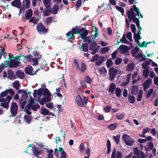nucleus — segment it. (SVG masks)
Returning a JSON list of instances; mask_svg holds the SVG:
<instances>
[{
	"label": "nucleus",
	"mask_w": 158,
	"mask_h": 158,
	"mask_svg": "<svg viewBox=\"0 0 158 158\" xmlns=\"http://www.w3.org/2000/svg\"><path fill=\"white\" fill-rule=\"evenodd\" d=\"M25 121L27 123L29 124L30 123L32 118L30 116L25 115L24 117Z\"/></svg>",
	"instance_id": "35"
},
{
	"label": "nucleus",
	"mask_w": 158,
	"mask_h": 158,
	"mask_svg": "<svg viewBox=\"0 0 158 158\" xmlns=\"http://www.w3.org/2000/svg\"><path fill=\"white\" fill-rule=\"evenodd\" d=\"M24 2L26 3V8H29L30 4V0H23V3Z\"/></svg>",
	"instance_id": "56"
},
{
	"label": "nucleus",
	"mask_w": 158,
	"mask_h": 158,
	"mask_svg": "<svg viewBox=\"0 0 158 158\" xmlns=\"http://www.w3.org/2000/svg\"><path fill=\"white\" fill-rule=\"evenodd\" d=\"M19 103H20V106L22 109H23L25 106V105L26 104V102L22 101L21 100V98H20V100L19 101Z\"/></svg>",
	"instance_id": "63"
},
{
	"label": "nucleus",
	"mask_w": 158,
	"mask_h": 158,
	"mask_svg": "<svg viewBox=\"0 0 158 158\" xmlns=\"http://www.w3.org/2000/svg\"><path fill=\"white\" fill-rule=\"evenodd\" d=\"M146 70H144L143 72V77L145 78H147L149 73V71L148 69H145Z\"/></svg>",
	"instance_id": "42"
},
{
	"label": "nucleus",
	"mask_w": 158,
	"mask_h": 158,
	"mask_svg": "<svg viewBox=\"0 0 158 158\" xmlns=\"http://www.w3.org/2000/svg\"><path fill=\"white\" fill-rule=\"evenodd\" d=\"M140 151L137 148H135L134 149V153L137 156H139Z\"/></svg>",
	"instance_id": "61"
},
{
	"label": "nucleus",
	"mask_w": 158,
	"mask_h": 158,
	"mask_svg": "<svg viewBox=\"0 0 158 158\" xmlns=\"http://www.w3.org/2000/svg\"><path fill=\"white\" fill-rule=\"evenodd\" d=\"M10 66V61L8 60H6L4 61V63H2V66L4 68H5L9 66Z\"/></svg>",
	"instance_id": "49"
},
{
	"label": "nucleus",
	"mask_w": 158,
	"mask_h": 158,
	"mask_svg": "<svg viewBox=\"0 0 158 158\" xmlns=\"http://www.w3.org/2000/svg\"><path fill=\"white\" fill-rule=\"evenodd\" d=\"M50 0H44L43 2L47 8H50Z\"/></svg>",
	"instance_id": "45"
},
{
	"label": "nucleus",
	"mask_w": 158,
	"mask_h": 158,
	"mask_svg": "<svg viewBox=\"0 0 158 158\" xmlns=\"http://www.w3.org/2000/svg\"><path fill=\"white\" fill-rule=\"evenodd\" d=\"M20 86V84L18 81H16L13 83V86L16 90H18L19 89Z\"/></svg>",
	"instance_id": "37"
},
{
	"label": "nucleus",
	"mask_w": 158,
	"mask_h": 158,
	"mask_svg": "<svg viewBox=\"0 0 158 158\" xmlns=\"http://www.w3.org/2000/svg\"><path fill=\"white\" fill-rule=\"evenodd\" d=\"M16 76L22 79L24 77L25 74L22 71L18 70L16 73Z\"/></svg>",
	"instance_id": "27"
},
{
	"label": "nucleus",
	"mask_w": 158,
	"mask_h": 158,
	"mask_svg": "<svg viewBox=\"0 0 158 158\" xmlns=\"http://www.w3.org/2000/svg\"><path fill=\"white\" fill-rule=\"evenodd\" d=\"M75 100L79 106L82 107L84 106V102L80 95H77L76 97Z\"/></svg>",
	"instance_id": "10"
},
{
	"label": "nucleus",
	"mask_w": 158,
	"mask_h": 158,
	"mask_svg": "<svg viewBox=\"0 0 158 158\" xmlns=\"http://www.w3.org/2000/svg\"><path fill=\"white\" fill-rule=\"evenodd\" d=\"M115 88L116 85L114 83H111L109 86V92L114 94Z\"/></svg>",
	"instance_id": "26"
},
{
	"label": "nucleus",
	"mask_w": 158,
	"mask_h": 158,
	"mask_svg": "<svg viewBox=\"0 0 158 158\" xmlns=\"http://www.w3.org/2000/svg\"><path fill=\"white\" fill-rule=\"evenodd\" d=\"M33 69L30 65H29L25 69V72L26 74L33 75L35 74V73H33Z\"/></svg>",
	"instance_id": "13"
},
{
	"label": "nucleus",
	"mask_w": 158,
	"mask_h": 158,
	"mask_svg": "<svg viewBox=\"0 0 158 158\" xmlns=\"http://www.w3.org/2000/svg\"><path fill=\"white\" fill-rule=\"evenodd\" d=\"M104 58L102 56H100L99 58L96 61V64L99 66L101 64L103 61Z\"/></svg>",
	"instance_id": "34"
},
{
	"label": "nucleus",
	"mask_w": 158,
	"mask_h": 158,
	"mask_svg": "<svg viewBox=\"0 0 158 158\" xmlns=\"http://www.w3.org/2000/svg\"><path fill=\"white\" fill-rule=\"evenodd\" d=\"M100 74L103 76H105L107 73L106 70L105 68L102 67L99 69Z\"/></svg>",
	"instance_id": "31"
},
{
	"label": "nucleus",
	"mask_w": 158,
	"mask_h": 158,
	"mask_svg": "<svg viewBox=\"0 0 158 158\" xmlns=\"http://www.w3.org/2000/svg\"><path fill=\"white\" fill-rule=\"evenodd\" d=\"M40 105L37 103L34 102V101L33 99H31L29 101V102L27 104L25 108V111L27 114L28 115H30L31 112L29 111V110L31 108L32 110L34 111L37 110V108H40Z\"/></svg>",
	"instance_id": "1"
},
{
	"label": "nucleus",
	"mask_w": 158,
	"mask_h": 158,
	"mask_svg": "<svg viewBox=\"0 0 158 158\" xmlns=\"http://www.w3.org/2000/svg\"><path fill=\"white\" fill-rule=\"evenodd\" d=\"M31 55H28L25 56L23 57V61L24 62H26L27 61H31Z\"/></svg>",
	"instance_id": "33"
},
{
	"label": "nucleus",
	"mask_w": 158,
	"mask_h": 158,
	"mask_svg": "<svg viewBox=\"0 0 158 158\" xmlns=\"http://www.w3.org/2000/svg\"><path fill=\"white\" fill-rule=\"evenodd\" d=\"M37 29L40 34L46 32L47 31V29L41 23H40L37 26Z\"/></svg>",
	"instance_id": "9"
},
{
	"label": "nucleus",
	"mask_w": 158,
	"mask_h": 158,
	"mask_svg": "<svg viewBox=\"0 0 158 158\" xmlns=\"http://www.w3.org/2000/svg\"><path fill=\"white\" fill-rule=\"evenodd\" d=\"M8 78L10 80H14L15 79V76L14 72L11 70L8 71Z\"/></svg>",
	"instance_id": "23"
},
{
	"label": "nucleus",
	"mask_w": 158,
	"mask_h": 158,
	"mask_svg": "<svg viewBox=\"0 0 158 158\" xmlns=\"http://www.w3.org/2000/svg\"><path fill=\"white\" fill-rule=\"evenodd\" d=\"M109 51V47L102 48L101 49V52L102 54H105L107 52Z\"/></svg>",
	"instance_id": "51"
},
{
	"label": "nucleus",
	"mask_w": 158,
	"mask_h": 158,
	"mask_svg": "<svg viewBox=\"0 0 158 158\" xmlns=\"http://www.w3.org/2000/svg\"><path fill=\"white\" fill-rule=\"evenodd\" d=\"M59 152L60 155V158H66V153L62 148H59Z\"/></svg>",
	"instance_id": "22"
},
{
	"label": "nucleus",
	"mask_w": 158,
	"mask_h": 158,
	"mask_svg": "<svg viewBox=\"0 0 158 158\" xmlns=\"http://www.w3.org/2000/svg\"><path fill=\"white\" fill-rule=\"evenodd\" d=\"M152 61L151 59H149L148 61H146L143 62L142 64V67L144 69H148L149 67L148 65H149L151 62Z\"/></svg>",
	"instance_id": "17"
},
{
	"label": "nucleus",
	"mask_w": 158,
	"mask_h": 158,
	"mask_svg": "<svg viewBox=\"0 0 158 158\" xmlns=\"http://www.w3.org/2000/svg\"><path fill=\"white\" fill-rule=\"evenodd\" d=\"M152 82V79H148L147 80H146L145 82L143 84L144 85H148V87L150 86V84Z\"/></svg>",
	"instance_id": "54"
},
{
	"label": "nucleus",
	"mask_w": 158,
	"mask_h": 158,
	"mask_svg": "<svg viewBox=\"0 0 158 158\" xmlns=\"http://www.w3.org/2000/svg\"><path fill=\"white\" fill-rule=\"evenodd\" d=\"M53 18L52 17H48L46 21V23L47 24H50L53 21Z\"/></svg>",
	"instance_id": "59"
},
{
	"label": "nucleus",
	"mask_w": 158,
	"mask_h": 158,
	"mask_svg": "<svg viewBox=\"0 0 158 158\" xmlns=\"http://www.w3.org/2000/svg\"><path fill=\"white\" fill-rule=\"evenodd\" d=\"M125 115V114L124 113H122L120 114H117L116 115V117L118 119L121 120L123 118Z\"/></svg>",
	"instance_id": "53"
},
{
	"label": "nucleus",
	"mask_w": 158,
	"mask_h": 158,
	"mask_svg": "<svg viewBox=\"0 0 158 158\" xmlns=\"http://www.w3.org/2000/svg\"><path fill=\"white\" fill-rule=\"evenodd\" d=\"M83 31L80 34V36L82 40H83L84 39H85L87 37V35L89 33L88 31L87 30H85V29L83 28Z\"/></svg>",
	"instance_id": "20"
},
{
	"label": "nucleus",
	"mask_w": 158,
	"mask_h": 158,
	"mask_svg": "<svg viewBox=\"0 0 158 158\" xmlns=\"http://www.w3.org/2000/svg\"><path fill=\"white\" fill-rule=\"evenodd\" d=\"M128 100L130 103H133L135 101V98L134 96L129 94Z\"/></svg>",
	"instance_id": "36"
},
{
	"label": "nucleus",
	"mask_w": 158,
	"mask_h": 158,
	"mask_svg": "<svg viewBox=\"0 0 158 158\" xmlns=\"http://www.w3.org/2000/svg\"><path fill=\"white\" fill-rule=\"evenodd\" d=\"M127 38L131 41L132 42L133 40L132 38V34L131 32H127L126 34Z\"/></svg>",
	"instance_id": "46"
},
{
	"label": "nucleus",
	"mask_w": 158,
	"mask_h": 158,
	"mask_svg": "<svg viewBox=\"0 0 158 158\" xmlns=\"http://www.w3.org/2000/svg\"><path fill=\"white\" fill-rule=\"evenodd\" d=\"M127 13L129 21L131 22L132 20L133 22L135 23L139 20L140 17L138 18L136 17V15L132 8H131L129 10H128Z\"/></svg>",
	"instance_id": "2"
},
{
	"label": "nucleus",
	"mask_w": 158,
	"mask_h": 158,
	"mask_svg": "<svg viewBox=\"0 0 158 158\" xmlns=\"http://www.w3.org/2000/svg\"><path fill=\"white\" fill-rule=\"evenodd\" d=\"M43 94V91L41 90V89H39L38 90V94H37V98L40 100L41 96Z\"/></svg>",
	"instance_id": "57"
},
{
	"label": "nucleus",
	"mask_w": 158,
	"mask_h": 158,
	"mask_svg": "<svg viewBox=\"0 0 158 158\" xmlns=\"http://www.w3.org/2000/svg\"><path fill=\"white\" fill-rule=\"evenodd\" d=\"M115 93L116 96L117 97H120L122 94V91L119 88H117L115 89Z\"/></svg>",
	"instance_id": "32"
},
{
	"label": "nucleus",
	"mask_w": 158,
	"mask_h": 158,
	"mask_svg": "<svg viewBox=\"0 0 158 158\" xmlns=\"http://www.w3.org/2000/svg\"><path fill=\"white\" fill-rule=\"evenodd\" d=\"M115 7L117 10L121 13L122 15H123L124 10L122 7L118 6H115Z\"/></svg>",
	"instance_id": "47"
},
{
	"label": "nucleus",
	"mask_w": 158,
	"mask_h": 158,
	"mask_svg": "<svg viewBox=\"0 0 158 158\" xmlns=\"http://www.w3.org/2000/svg\"><path fill=\"white\" fill-rule=\"evenodd\" d=\"M148 148H145V150L146 151H148L149 150L151 151L153 148V144L152 142H151L148 143Z\"/></svg>",
	"instance_id": "39"
},
{
	"label": "nucleus",
	"mask_w": 158,
	"mask_h": 158,
	"mask_svg": "<svg viewBox=\"0 0 158 158\" xmlns=\"http://www.w3.org/2000/svg\"><path fill=\"white\" fill-rule=\"evenodd\" d=\"M32 15V10L31 9L28 10L26 12L25 17L28 19L31 17Z\"/></svg>",
	"instance_id": "25"
},
{
	"label": "nucleus",
	"mask_w": 158,
	"mask_h": 158,
	"mask_svg": "<svg viewBox=\"0 0 158 158\" xmlns=\"http://www.w3.org/2000/svg\"><path fill=\"white\" fill-rule=\"evenodd\" d=\"M139 35H137V34L135 33L133 35V38L135 41L136 43H137L138 45L140 44V43H139Z\"/></svg>",
	"instance_id": "38"
},
{
	"label": "nucleus",
	"mask_w": 158,
	"mask_h": 158,
	"mask_svg": "<svg viewBox=\"0 0 158 158\" xmlns=\"http://www.w3.org/2000/svg\"><path fill=\"white\" fill-rule=\"evenodd\" d=\"M139 50V48L137 47H136L131 52V53L133 56H134L135 54L138 52Z\"/></svg>",
	"instance_id": "43"
},
{
	"label": "nucleus",
	"mask_w": 158,
	"mask_h": 158,
	"mask_svg": "<svg viewBox=\"0 0 158 158\" xmlns=\"http://www.w3.org/2000/svg\"><path fill=\"white\" fill-rule=\"evenodd\" d=\"M33 155L36 158H40L39 156L42 153L43 151L41 148H37L35 146H32L31 149Z\"/></svg>",
	"instance_id": "5"
},
{
	"label": "nucleus",
	"mask_w": 158,
	"mask_h": 158,
	"mask_svg": "<svg viewBox=\"0 0 158 158\" xmlns=\"http://www.w3.org/2000/svg\"><path fill=\"white\" fill-rule=\"evenodd\" d=\"M120 42H122L127 44H128V43H129V42L127 40L125 34H123L122 38L120 40Z\"/></svg>",
	"instance_id": "40"
},
{
	"label": "nucleus",
	"mask_w": 158,
	"mask_h": 158,
	"mask_svg": "<svg viewBox=\"0 0 158 158\" xmlns=\"http://www.w3.org/2000/svg\"><path fill=\"white\" fill-rule=\"evenodd\" d=\"M99 57H99L98 55L96 54L92 57L91 61V62H94L95 61H97L99 58Z\"/></svg>",
	"instance_id": "55"
},
{
	"label": "nucleus",
	"mask_w": 158,
	"mask_h": 158,
	"mask_svg": "<svg viewBox=\"0 0 158 158\" xmlns=\"http://www.w3.org/2000/svg\"><path fill=\"white\" fill-rule=\"evenodd\" d=\"M33 63L32 64V65H35L38 64V59L37 58H32L31 61Z\"/></svg>",
	"instance_id": "52"
},
{
	"label": "nucleus",
	"mask_w": 158,
	"mask_h": 158,
	"mask_svg": "<svg viewBox=\"0 0 158 158\" xmlns=\"http://www.w3.org/2000/svg\"><path fill=\"white\" fill-rule=\"evenodd\" d=\"M6 90L2 92L0 95V99L3 98L4 97L6 96L7 94V92Z\"/></svg>",
	"instance_id": "58"
},
{
	"label": "nucleus",
	"mask_w": 158,
	"mask_h": 158,
	"mask_svg": "<svg viewBox=\"0 0 158 158\" xmlns=\"http://www.w3.org/2000/svg\"><path fill=\"white\" fill-rule=\"evenodd\" d=\"M59 9V5L57 4L54 5L52 8L51 9V13L53 14H56Z\"/></svg>",
	"instance_id": "19"
},
{
	"label": "nucleus",
	"mask_w": 158,
	"mask_h": 158,
	"mask_svg": "<svg viewBox=\"0 0 158 158\" xmlns=\"http://www.w3.org/2000/svg\"><path fill=\"white\" fill-rule=\"evenodd\" d=\"M83 40L84 41L87 42L89 44L92 43V42H93L94 41L93 40V38L90 36L87 37L85 39H84Z\"/></svg>",
	"instance_id": "30"
},
{
	"label": "nucleus",
	"mask_w": 158,
	"mask_h": 158,
	"mask_svg": "<svg viewBox=\"0 0 158 158\" xmlns=\"http://www.w3.org/2000/svg\"><path fill=\"white\" fill-rule=\"evenodd\" d=\"M39 101H38L40 104L43 105L47 102H49L51 101L50 98H43L41 100H39Z\"/></svg>",
	"instance_id": "16"
},
{
	"label": "nucleus",
	"mask_w": 158,
	"mask_h": 158,
	"mask_svg": "<svg viewBox=\"0 0 158 158\" xmlns=\"http://www.w3.org/2000/svg\"><path fill=\"white\" fill-rule=\"evenodd\" d=\"M118 49L121 53L124 54L127 52L129 50V47L127 45H122L119 46Z\"/></svg>",
	"instance_id": "11"
},
{
	"label": "nucleus",
	"mask_w": 158,
	"mask_h": 158,
	"mask_svg": "<svg viewBox=\"0 0 158 158\" xmlns=\"http://www.w3.org/2000/svg\"><path fill=\"white\" fill-rule=\"evenodd\" d=\"M122 60L121 58H117L115 61V64L116 65L119 64L122 62Z\"/></svg>",
	"instance_id": "64"
},
{
	"label": "nucleus",
	"mask_w": 158,
	"mask_h": 158,
	"mask_svg": "<svg viewBox=\"0 0 158 158\" xmlns=\"http://www.w3.org/2000/svg\"><path fill=\"white\" fill-rule=\"evenodd\" d=\"M83 28L81 29L77 26L76 27L73 28L72 31H69L66 35L69 39H72L74 37V34L81 33L83 31Z\"/></svg>",
	"instance_id": "3"
},
{
	"label": "nucleus",
	"mask_w": 158,
	"mask_h": 158,
	"mask_svg": "<svg viewBox=\"0 0 158 158\" xmlns=\"http://www.w3.org/2000/svg\"><path fill=\"white\" fill-rule=\"evenodd\" d=\"M43 94L44 96L46 98H50L51 95L49 90L47 88H45L44 89Z\"/></svg>",
	"instance_id": "24"
},
{
	"label": "nucleus",
	"mask_w": 158,
	"mask_h": 158,
	"mask_svg": "<svg viewBox=\"0 0 158 158\" xmlns=\"http://www.w3.org/2000/svg\"><path fill=\"white\" fill-rule=\"evenodd\" d=\"M97 45V44L94 41V42L92 43L90 45L89 50L91 51H94L95 49V48Z\"/></svg>",
	"instance_id": "29"
},
{
	"label": "nucleus",
	"mask_w": 158,
	"mask_h": 158,
	"mask_svg": "<svg viewBox=\"0 0 158 158\" xmlns=\"http://www.w3.org/2000/svg\"><path fill=\"white\" fill-rule=\"evenodd\" d=\"M118 124L116 123L111 124L109 125V129L111 130H114L117 126Z\"/></svg>",
	"instance_id": "44"
},
{
	"label": "nucleus",
	"mask_w": 158,
	"mask_h": 158,
	"mask_svg": "<svg viewBox=\"0 0 158 158\" xmlns=\"http://www.w3.org/2000/svg\"><path fill=\"white\" fill-rule=\"evenodd\" d=\"M42 61H43V62L42 63V67H40V69H37L36 71H35V74L40 69H43L45 68V66L47 65V64H46V62L44 60H42Z\"/></svg>",
	"instance_id": "41"
},
{
	"label": "nucleus",
	"mask_w": 158,
	"mask_h": 158,
	"mask_svg": "<svg viewBox=\"0 0 158 158\" xmlns=\"http://www.w3.org/2000/svg\"><path fill=\"white\" fill-rule=\"evenodd\" d=\"M49 8H45L43 11V15L45 16H48L50 15V13H51V10H49Z\"/></svg>",
	"instance_id": "28"
},
{
	"label": "nucleus",
	"mask_w": 158,
	"mask_h": 158,
	"mask_svg": "<svg viewBox=\"0 0 158 158\" xmlns=\"http://www.w3.org/2000/svg\"><path fill=\"white\" fill-rule=\"evenodd\" d=\"M131 93L132 94L136 95L138 93V88L136 85H133L131 87Z\"/></svg>",
	"instance_id": "21"
},
{
	"label": "nucleus",
	"mask_w": 158,
	"mask_h": 158,
	"mask_svg": "<svg viewBox=\"0 0 158 158\" xmlns=\"http://www.w3.org/2000/svg\"><path fill=\"white\" fill-rule=\"evenodd\" d=\"M7 90V93H8L11 96L14 95L15 94V92L12 89H6Z\"/></svg>",
	"instance_id": "62"
},
{
	"label": "nucleus",
	"mask_w": 158,
	"mask_h": 158,
	"mask_svg": "<svg viewBox=\"0 0 158 158\" xmlns=\"http://www.w3.org/2000/svg\"><path fill=\"white\" fill-rule=\"evenodd\" d=\"M40 113V114L44 115H54V114L49 112L46 109L44 108H41Z\"/></svg>",
	"instance_id": "15"
},
{
	"label": "nucleus",
	"mask_w": 158,
	"mask_h": 158,
	"mask_svg": "<svg viewBox=\"0 0 158 158\" xmlns=\"http://www.w3.org/2000/svg\"><path fill=\"white\" fill-rule=\"evenodd\" d=\"M18 111V106L17 103L13 102L10 106V112L12 116H15L17 114Z\"/></svg>",
	"instance_id": "6"
},
{
	"label": "nucleus",
	"mask_w": 158,
	"mask_h": 158,
	"mask_svg": "<svg viewBox=\"0 0 158 158\" xmlns=\"http://www.w3.org/2000/svg\"><path fill=\"white\" fill-rule=\"evenodd\" d=\"M10 67L16 68L19 66V62L15 59H10Z\"/></svg>",
	"instance_id": "12"
},
{
	"label": "nucleus",
	"mask_w": 158,
	"mask_h": 158,
	"mask_svg": "<svg viewBox=\"0 0 158 158\" xmlns=\"http://www.w3.org/2000/svg\"><path fill=\"white\" fill-rule=\"evenodd\" d=\"M118 70L112 67L109 69V80L112 81L115 77L117 73Z\"/></svg>",
	"instance_id": "8"
},
{
	"label": "nucleus",
	"mask_w": 158,
	"mask_h": 158,
	"mask_svg": "<svg viewBox=\"0 0 158 158\" xmlns=\"http://www.w3.org/2000/svg\"><path fill=\"white\" fill-rule=\"evenodd\" d=\"M131 31L133 33H135V32L136 31V28L135 27V26L134 24H132L131 25Z\"/></svg>",
	"instance_id": "60"
},
{
	"label": "nucleus",
	"mask_w": 158,
	"mask_h": 158,
	"mask_svg": "<svg viewBox=\"0 0 158 158\" xmlns=\"http://www.w3.org/2000/svg\"><path fill=\"white\" fill-rule=\"evenodd\" d=\"M120 136L119 135L113 136V139L117 144L118 143V142L120 141Z\"/></svg>",
	"instance_id": "48"
},
{
	"label": "nucleus",
	"mask_w": 158,
	"mask_h": 158,
	"mask_svg": "<svg viewBox=\"0 0 158 158\" xmlns=\"http://www.w3.org/2000/svg\"><path fill=\"white\" fill-rule=\"evenodd\" d=\"M89 45L86 43H85L82 45L80 44L79 48L80 51H83L84 52H88L89 50Z\"/></svg>",
	"instance_id": "14"
},
{
	"label": "nucleus",
	"mask_w": 158,
	"mask_h": 158,
	"mask_svg": "<svg viewBox=\"0 0 158 158\" xmlns=\"http://www.w3.org/2000/svg\"><path fill=\"white\" fill-rule=\"evenodd\" d=\"M134 65L133 63H131L128 65L127 67V70H132L134 69Z\"/></svg>",
	"instance_id": "50"
},
{
	"label": "nucleus",
	"mask_w": 158,
	"mask_h": 158,
	"mask_svg": "<svg viewBox=\"0 0 158 158\" xmlns=\"http://www.w3.org/2000/svg\"><path fill=\"white\" fill-rule=\"evenodd\" d=\"M123 138L125 143L128 146H132L134 142L132 139L126 134L123 135Z\"/></svg>",
	"instance_id": "7"
},
{
	"label": "nucleus",
	"mask_w": 158,
	"mask_h": 158,
	"mask_svg": "<svg viewBox=\"0 0 158 158\" xmlns=\"http://www.w3.org/2000/svg\"><path fill=\"white\" fill-rule=\"evenodd\" d=\"M11 4L12 6L18 8L21 7V2L19 0H15L11 2Z\"/></svg>",
	"instance_id": "18"
},
{
	"label": "nucleus",
	"mask_w": 158,
	"mask_h": 158,
	"mask_svg": "<svg viewBox=\"0 0 158 158\" xmlns=\"http://www.w3.org/2000/svg\"><path fill=\"white\" fill-rule=\"evenodd\" d=\"M11 99V97L9 95H8L6 98L0 99V102H2L1 104V106L8 109L9 107V104Z\"/></svg>",
	"instance_id": "4"
}]
</instances>
